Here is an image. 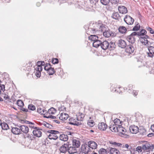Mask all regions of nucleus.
Segmentation results:
<instances>
[{"label":"nucleus","instance_id":"obj_12","mask_svg":"<svg viewBox=\"0 0 154 154\" xmlns=\"http://www.w3.org/2000/svg\"><path fill=\"white\" fill-rule=\"evenodd\" d=\"M148 48L149 52H147L148 56L150 57H152L154 55V47L149 46Z\"/></svg>","mask_w":154,"mask_h":154},{"label":"nucleus","instance_id":"obj_34","mask_svg":"<svg viewBox=\"0 0 154 154\" xmlns=\"http://www.w3.org/2000/svg\"><path fill=\"white\" fill-rule=\"evenodd\" d=\"M111 17L115 19H118L119 18L120 16L118 12H114L112 14Z\"/></svg>","mask_w":154,"mask_h":154},{"label":"nucleus","instance_id":"obj_42","mask_svg":"<svg viewBox=\"0 0 154 154\" xmlns=\"http://www.w3.org/2000/svg\"><path fill=\"white\" fill-rule=\"evenodd\" d=\"M115 43H109V45L108 49L110 50H113L115 48Z\"/></svg>","mask_w":154,"mask_h":154},{"label":"nucleus","instance_id":"obj_43","mask_svg":"<svg viewBox=\"0 0 154 154\" xmlns=\"http://www.w3.org/2000/svg\"><path fill=\"white\" fill-rule=\"evenodd\" d=\"M48 112L49 114H53L56 112V110L54 108L52 107L48 110Z\"/></svg>","mask_w":154,"mask_h":154},{"label":"nucleus","instance_id":"obj_52","mask_svg":"<svg viewBox=\"0 0 154 154\" xmlns=\"http://www.w3.org/2000/svg\"><path fill=\"white\" fill-rule=\"evenodd\" d=\"M122 148H126L127 149H130L131 148V147L129 145L127 144H126L125 145H122Z\"/></svg>","mask_w":154,"mask_h":154},{"label":"nucleus","instance_id":"obj_37","mask_svg":"<svg viewBox=\"0 0 154 154\" xmlns=\"http://www.w3.org/2000/svg\"><path fill=\"white\" fill-rule=\"evenodd\" d=\"M1 126L2 129L4 130H6L9 128L8 125L5 122L2 123H1Z\"/></svg>","mask_w":154,"mask_h":154},{"label":"nucleus","instance_id":"obj_40","mask_svg":"<svg viewBox=\"0 0 154 154\" xmlns=\"http://www.w3.org/2000/svg\"><path fill=\"white\" fill-rule=\"evenodd\" d=\"M95 124V123L94 121L91 120H88V125L90 127H93Z\"/></svg>","mask_w":154,"mask_h":154},{"label":"nucleus","instance_id":"obj_5","mask_svg":"<svg viewBox=\"0 0 154 154\" xmlns=\"http://www.w3.org/2000/svg\"><path fill=\"white\" fill-rule=\"evenodd\" d=\"M136 32H132L130 35L128 36L127 38V40L129 43L133 44L135 42V36L137 35Z\"/></svg>","mask_w":154,"mask_h":154},{"label":"nucleus","instance_id":"obj_47","mask_svg":"<svg viewBox=\"0 0 154 154\" xmlns=\"http://www.w3.org/2000/svg\"><path fill=\"white\" fill-rule=\"evenodd\" d=\"M28 108L29 109L31 110H34L35 109V106L33 104H29L28 106Z\"/></svg>","mask_w":154,"mask_h":154},{"label":"nucleus","instance_id":"obj_11","mask_svg":"<svg viewBox=\"0 0 154 154\" xmlns=\"http://www.w3.org/2000/svg\"><path fill=\"white\" fill-rule=\"evenodd\" d=\"M133 44L129 45L126 47L125 51L129 54H131L133 52L134 50V48Z\"/></svg>","mask_w":154,"mask_h":154},{"label":"nucleus","instance_id":"obj_46","mask_svg":"<svg viewBox=\"0 0 154 154\" xmlns=\"http://www.w3.org/2000/svg\"><path fill=\"white\" fill-rule=\"evenodd\" d=\"M51 67V65L50 63H46L44 69L45 70L48 71Z\"/></svg>","mask_w":154,"mask_h":154},{"label":"nucleus","instance_id":"obj_19","mask_svg":"<svg viewBox=\"0 0 154 154\" xmlns=\"http://www.w3.org/2000/svg\"><path fill=\"white\" fill-rule=\"evenodd\" d=\"M107 127V125L103 122L99 123L98 125V128L102 131L105 130Z\"/></svg>","mask_w":154,"mask_h":154},{"label":"nucleus","instance_id":"obj_56","mask_svg":"<svg viewBox=\"0 0 154 154\" xmlns=\"http://www.w3.org/2000/svg\"><path fill=\"white\" fill-rule=\"evenodd\" d=\"M111 1L112 3L116 4L119 3V0H111Z\"/></svg>","mask_w":154,"mask_h":154},{"label":"nucleus","instance_id":"obj_13","mask_svg":"<svg viewBox=\"0 0 154 154\" xmlns=\"http://www.w3.org/2000/svg\"><path fill=\"white\" fill-rule=\"evenodd\" d=\"M88 145L90 148L91 149V150L92 151L93 149H96L97 146V143L93 141L88 142Z\"/></svg>","mask_w":154,"mask_h":154},{"label":"nucleus","instance_id":"obj_39","mask_svg":"<svg viewBox=\"0 0 154 154\" xmlns=\"http://www.w3.org/2000/svg\"><path fill=\"white\" fill-rule=\"evenodd\" d=\"M114 123L115 124V125L119 126L121 125V122L120 121V120L118 119H116L114 120Z\"/></svg>","mask_w":154,"mask_h":154},{"label":"nucleus","instance_id":"obj_48","mask_svg":"<svg viewBox=\"0 0 154 154\" xmlns=\"http://www.w3.org/2000/svg\"><path fill=\"white\" fill-rule=\"evenodd\" d=\"M42 67L39 66H36L35 68V69L36 71H42Z\"/></svg>","mask_w":154,"mask_h":154},{"label":"nucleus","instance_id":"obj_50","mask_svg":"<svg viewBox=\"0 0 154 154\" xmlns=\"http://www.w3.org/2000/svg\"><path fill=\"white\" fill-rule=\"evenodd\" d=\"M43 125L45 126L48 128H51L52 127V126L51 125H50L46 122H45L44 123Z\"/></svg>","mask_w":154,"mask_h":154},{"label":"nucleus","instance_id":"obj_60","mask_svg":"<svg viewBox=\"0 0 154 154\" xmlns=\"http://www.w3.org/2000/svg\"><path fill=\"white\" fill-rule=\"evenodd\" d=\"M4 98L5 100H7L8 99H9V97L7 95H6V94H4Z\"/></svg>","mask_w":154,"mask_h":154},{"label":"nucleus","instance_id":"obj_31","mask_svg":"<svg viewBox=\"0 0 154 154\" xmlns=\"http://www.w3.org/2000/svg\"><path fill=\"white\" fill-rule=\"evenodd\" d=\"M85 116L83 114L79 113L77 115L76 120L78 121H82L83 119Z\"/></svg>","mask_w":154,"mask_h":154},{"label":"nucleus","instance_id":"obj_17","mask_svg":"<svg viewBox=\"0 0 154 154\" xmlns=\"http://www.w3.org/2000/svg\"><path fill=\"white\" fill-rule=\"evenodd\" d=\"M109 45V43L106 41H105L103 42H101L100 46L104 50H106L107 48L108 49Z\"/></svg>","mask_w":154,"mask_h":154},{"label":"nucleus","instance_id":"obj_45","mask_svg":"<svg viewBox=\"0 0 154 154\" xmlns=\"http://www.w3.org/2000/svg\"><path fill=\"white\" fill-rule=\"evenodd\" d=\"M109 0H100L101 3L103 5H106L109 2Z\"/></svg>","mask_w":154,"mask_h":154},{"label":"nucleus","instance_id":"obj_38","mask_svg":"<svg viewBox=\"0 0 154 154\" xmlns=\"http://www.w3.org/2000/svg\"><path fill=\"white\" fill-rule=\"evenodd\" d=\"M126 29L125 26H120L119 28V32L122 33H124L126 31Z\"/></svg>","mask_w":154,"mask_h":154},{"label":"nucleus","instance_id":"obj_33","mask_svg":"<svg viewBox=\"0 0 154 154\" xmlns=\"http://www.w3.org/2000/svg\"><path fill=\"white\" fill-rule=\"evenodd\" d=\"M37 111L38 113L40 114H41L43 115H44L47 112L46 110H45L43 108H38Z\"/></svg>","mask_w":154,"mask_h":154},{"label":"nucleus","instance_id":"obj_24","mask_svg":"<svg viewBox=\"0 0 154 154\" xmlns=\"http://www.w3.org/2000/svg\"><path fill=\"white\" fill-rule=\"evenodd\" d=\"M118 132L121 133L124 135H127L126 134V129L123 127L121 125L119 126Z\"/></svg>","mask_w":154,"mask_h":154},{"label":"nucleus","instance_id":"obj_51","mask_svg":"<svg viewBox=\"0 0 154 154\" xmlns=\"http://www.w3.org/2000/svg\"><path fill=\"white\" fill-rule=\"evenodd\" d=\"M142 146H138L136 148V150L138 152H141L142 151Z\"/></svg>","mask_w":154,"mask_h":154},{"label":"nucleus","instance_id":"obj_15","mask_svg":"<svg viewBox=\"0 0 154 154\" xmlns=\"http://www.w3.org/2000/svg\"><path fill=\"white\" fill-rule=\"evenodd\" d=\"M118 9L119 12L122 14H125L128 12L127 8L125 6L122 5L119 6Z\"/></svg>","mask_w":154,"mask_h":154},{"label":"nucleus","instance_id":"obj_18","mask_svg":"<svg viewBox=\"0 0 154 154\" xmlns=\"http://www.w3.org/2000/svg\"><path fill=\"white\" fill-rule=\"evenodd\" d=\"M68 148V152L69 154L74 153L77 152L76 149L73 146H71L69 144Z\"/></svg>","mask_w":154,"mask_h":154},{"label":"nucleus","instance_id":"obj_30","mask_svg":"<svg viewBox=\"0 0 154 154\" xmlns=\"http://www.w3.org/2000/svg\"><path fill=\"white\" fill-rule=\"evenodd\" d=\"M101 43V41L98 40V39L94 42L93 43V47L97 48V47L100 46Z\"/></svg>","mask_w":154,"mask_h":154},{"label":"nucleus","instance_id":"obj_36","mask_svg":"<svg viewBox=\"0 0 154 154\" xmlns=\"http://www.w3.org/2000/svg\"><path fill=\"white\" fill-rule=\"evenodd\" d=\"M109 142L110 144L116 146H120L122 147V144L121 143H117L112 140L110 141Z\"/></svg>","mask_w":154,"mask_h":154},{"label":"nucleus","instance_id":"obj_35","mask_svg":"<svg viewBox=\"0 0 154 154\" xmlns=\"http://www.w3.org/2000/svg\"><path fill=\"white\" fill-rule=\"evenodd\" d=\"M98 39V37L95 35H91L89 37V40L92 41L93 42Z\"/></svg>","mask_w":154,"mask_h":154},{"label":"nucleus","instance_id":"obj_21","mask_svg":"<svg viewBox=\"0 0 154 154\" xmlns=\"http://www.w3.org/2000/svg\"><path fill=\"white\" fill-rule=\"evenodd\" d=\"M68 114L66 113L63 112L60 114L59 117L60 119L62 121H64L66 120L68 118Z\"/></svg>","mask_w":154,"mask_h":154},{"label":"nucleus","instance_id":"obj_27","mask_svg":"<svg viewBox=\"0 0 154 154\" xmlns=\"http://www.w3.org/2000/svg\"><path fill=\"white\" fill-rule=\"evenodd\" d=\"M110 129L112 132H117L118 131L119 126L113 125H110L109 127Z\"/></svg>","mask_w":154,"mask_h":154},{"label":"nucleus","instance_id":"obj_58","mask_svg":"<svg viewBox=\"0 0 154 154\" xmlns=\"http://www.w3.org/2000/svg\"><path fill=\"white\" fill-rule=\"evenodd\" d=\"M47 118H51L52 119H55L56 118V117L55 116H52V115H50L48 116L45 117Z\"/></svg>","mask_w":154,"mask_h":154},{"label":"nucleus","instance_id":"obj_44","mask_svg":"<svg viewBox=\"0 0 154 154\" xmlns=\"http://www.w3.org/2000/svg\"><path fill=\"white\" fill-rule=\"evenodd\" d=\"M17 104L18 106L20 107H22L24 105L23 102L20 100H19L17 101Z\"/></svg>","mask_w":154,"mask_h":154},{"label":"nucleus","instance_id":"obj_22","mask_svg":"<svg viewBox=\"0 0 154 154\" xmlns=\"http://www.w3.org/2000/svg\"><path fill=\"white\" fill-rule=\"evenodd\" d=\"M11 131L15 134L18 135L21 134L20 128L17 127H13L11 129Z\"/></svg>","mask_w":154,"mask_h":154},{"label":"nucleus","instance_id":"obj_29","mask_svg":"<svg viewBox=\"0 0 154 154\" xmlns=\"http://www.w3.org/2000/svg\"><path fill=\"white\" fill-rule=\"evenodd\" d=\"M136 32L137 35L140 36V37H144V35L146 33V31L145 29H142L140 32Z\"/></svg>","mask_w":154,"mask_h":154},{"label":"nucleus","instance_id":"obj_57","mask_svg":"<svg viewBox=\"0 0 154 154\" xmlns=\"http://www.w3.org/2000/svg\"><path fill=\"white\" fill-rule=\"evenodd\" d=\"M66 108L65 107H64V106H61L60 108H59V110H60L62 111H66Z\"/></svg>","mask_w":154,"mask_h":154},{"label":"nucleus","instance_id":"obj_26","mask_svg":"<svg viewBox=\"0 0 154 154\" xmlns=\"http://www.w3.org/2000/svg\"><path fill=\"white\" fill-rule=\"evenodd\" d=\"M61 69L60 68H58V69H56L55 70L54 68L51 67L50 69L47 71L48 74L50 75L54 74L57 70L61 71Z\"/></svg>","mask_w":154,"mask_h":154},{"label":"nucleus","instance_id":"obj_16","mask_svg":"<svg viewBox=\"0 0 154 154\" xmlns=\"http://www.w3.org/2000/svg\"><path fill=\"white\" fill-rule=\"evenodd\" d=\"M106 29L104 31L102 32L103 33V35L106 37H109L110 36H113L114 35V33L112 32L110 30H107Z\"/></svg>","mask_w":154,"mask_h":154},{"label":"nucleus","instance_id":"obj_63","mask_svg":"<svg viewBox=\"0 0 154 154\" xmlns=\"http://www.w3.org/2000/svg\"><path fill=\"white\" fill-rule=\"evenodd\" d=\"M151 129L152 131L154 132V125L151 126Z\"/></svg>","mask_w":154,"mask_h":154},{"label":"nucleus","instance_id":"obj_6","mask_svg":"<svg viewBox=\"0 0 154 154\" xmlns=\"http://www.w3.org/2000/svg\"><path fill=\"white\" fill-rule=\"evenodd\" d=\"M124 21L128 25H132L134 22V20L129 16L126 15L124 19Z\"/></svg>","mask_w":154,"mask_h":154},{"label":"nucleus","instance_id":"obj_9","mask_svg":"<svg viewBox=\"0 0 154 154\" xmlns=\"http://www.w3.org/2000/svg\"><path fill=\"white\" fill-rule=\"evenodd\" d=\"M69 147V143L64 144L60 147V150L61 152L65 153L67 151Z\"/></svg>","mask_w":154,"mask_h":154},{"label":"nucleus","instance_id":"obj_7","mask_svg":"<svg viewBox=\"0 0 154 154\" xmlns=\"http://www.w3.org/2000/svg\"><path fill=\"white\" fill-rule=\"evenodd\" d=\"M32 133L33 135L37 137H40L42 135V132L40 131V129L37 127L33 131Z\"/></svg>","mask_w":154,"mask_h":154},{"label":"nucleus","instance_id":"obj_4","mask_svg":"<svg viewBox=\"0 0 154 154\" xmlns=\"http://www.w3.org/2000/svg\"><path fill=\"white\" fill-rule=\"evenodd\" d=\"M81 150L82 152L85 154H88L92 151L88 144L82 145L81 146Z\"/></svg>","mask_w":154,"mask_h":154},{"label":"nucleus","instance_id":"obj_41","mask_svg":"<svg viewBox=\"0 0 154 154\" xmlns=\"http://www.w3.org/2000/svg\"><path fill=\"white\" fill-rule=\"evenodd\" d=\"M99 154H107L106 150L103 148L100 149L99 151Z\"/></svg>","mask_w":154,"mask_h":154},{"label":"nucleus","instance_id":"obj_53","mask_svg":"<svg viewBox=\"0 0 154 154\" xmlns=\"http://www.w3.org/2000/svg\"><path fill=\"white\" fill-rule=\"evenodd\" d=\"M58 60L57 58L53 59L52 61V63L53 64H57L58 63Z\"/></svg>","mask_w":154,"mask_h":154},{"label":"nucleus","instance_id":"obj_61","mask_svg":"<svg viewBox=\"0 0 154 154\" xmlns=\"http://www.w3.org/2000/svg\"><path fill=\"white\" fill-rule=\"evenodd\" d=\"M25 123L26 124H31L32 125H33L34 124V123L32 122H29V121H25Z\"/></svg>","mask_w":154,"mask_h":154},{"label":"nucleus","instance_id":"obj_32","mask_svg":"<svg viewBox=\"0 0 154 154\" xmlns=\"http://www.w3.org/2000/svg\"><path fill=\"white\" fill-rule=\"evenodd\" d=\"M110 152L111 154H120L119 150L115 148H111Z\"/></svg>","mask_w":154,"mask_h":154},{"label":"nucleus","instance_id":"obj_55","mask_svg":"<svg viewBox=\"0 0 154 154\" xmlns=\"http://www.w3.org/2000/svg\"><path fill=\"white\" fill-rule=\"evenodd\" d=\"M0 90L4 91L5 90V86L4 85H0Z\"/></svg>","mask_w":154,"mask_h":154},{"label":"nucleus","instance_id":"obj_3","mask_svg":"<svg viewBox=\"0 0 154 154\" xmlns=\"http://www.w3.org/2000/svg\"><path fill=\"white\" fill-rule=\"evenodd\" d=\"M50 134L48 136V138L50 139L54 140H57L59 135V132L58 131L55 130H51L49 131Z\"/></svg>","mask_w":154,"mask_h":154},{"label":"nucleus","instance_id":"obj_1","mask_svg":"<svg viewBox=\"0 0 154 154\" xmlns=\"http://www.w3.org/2000/svg\"><path fill=\"white\" fill-rule=\"evenodd\" d=\"M107 28V26L99 21L97 22L93 23L90 26L87 31L88 34H95L97 32L100 31L103 32Z\"/></svg>","mask_w":154,"mask_h":154},{"label":"nucleus","instance_id":"obj_64","mask_svg":"<svg viewBox=\"0 0 154 154\" xmlns=\"http://www.w3.org/2000/svg\"><path fill=\"white\" fill-rule=\"evenodd\" d=\"M133 93L135 96H136L137 94V92L135 91H133Z\"/></svg>","mask_w":154,"mask_h":154},{"label":"nucleus","instance_id":"obj_23","mask_svg":"<svg viewBox=\"0 0 154 154\" xmlns=\"http://www.w3.org/2000/svg\"><path fill=\"white\" fill-rule=\"evenodd\" d=\"M118 45L119 47L122 48H124L127 46L126 42L122 39H120L119 40Z\"/></svg>","mask_w":154,"mask_h":154},{"label":"nucleus","instance_id":"obj_10","mask_svg":"<svg viewBox=\"0 0 154 154\" xmlns=\"http://www.w3.org/2000/svg\"><path fill=\"white\" fill-rule=\"evenodd\" d=\"M17 126L20 128L21 132H22L24 133L27 134L29 132V128L26 126L24 125L18 126L17 125Z\"/></svg>","mask_w":154,"mask_h":154},{"label":"nucleus","instance_id":"obj_49","mask_svg":"<svg viewBox=\"0 0 154 154\" xmlns=\"http://www.w3.org/2000/svg\"><path fill=\"white\" fill-rule=\"evenodd\" d=\"M140 28V26L139 24H137L132 29V30L134 31H137L139 30Z\"/></svg>","mask_w":154,"mask_h":154},{"label":"nucleus","instance_id":"obj_25","mask_svg":"<svg viewBox=\"0 0 154 154\" xmlns=\"http://www.w3.org/2000/svg\"><path fill=\"white\" fill-rule=\"evenodd\" d=\"M80 144L79 141L76 139H73L72 140V146L76 149L79 147Z\"/></svg>","mask_w":154,"mask_h":154},{"label":"nucleus","instance_id":"obj_20","mask_svg":"<svg viewBox=\"0 0 154 154\" xmlns=\"http://www.w3.org/2000/svg\"><path fill=\"white\" fill-rule=\"evenodd\" d=\"M140 38H141V42L144 45H146L148 44V41L147 38H149V37L148 35H145L144 37H141Z\"/></svg>","mask_w":154,"mask_h":154},{"label":"nucleus","instance_id":"obj_59","mask_svg":"<svg viewBox=\"0 0 154 154\" xmlns=\"http://www.w3.org/2000/svg\"><path fill=\"white\" fill-rule=\"evenodd\" d=\"M20 109L23 111V112H28V110L27 109H25L24 108H23V107H21V108H20Z\"/></svg>","mask_w":154,"mask_h":154},{"label":"nucleus","instance_id":"obj_2","mask_svg":"<svg viewBox=\"0 0 154 154\" xmlns=\"http://www.w3.org/2000/svg\"><path fill=\"white\" fill-rule=\"evenodd\" d=\"M142 149L146 151H152L154 149V144L150 143L149 142L144 141L142 145Z\"/></svg>","mask_w":154,"mask_h":154},{"label":"nucleus","instance_id":"obj_14","mask_svg":"<svg viewBox=\"0 0 154 154\" xmlns=\"http://www.w3.org/2000/svg\"><path fill=\"white\" fill-rule=\"evenodd\" d=\"M132 134H136L139 131V128L137 126L133 125L131 126L129 128Z\"/></svg>","mask_w":154,"mask_h":154},{"label":"nucleus","instance_id":"obj_62","mask_svg":"<svg viewBox=\"0 0 154 154\" xmlns=\"http://www.w3.org/2000/svg\"><path fill=\"white\" fill-rule=\"evenodd\" d=\"M41 61H39L37 62V63L36 66H41Z\"/></svg>","mask_w":154,"mask_h":154},{"label":"nucleus","instance_id":"obj_54","mask_svg":"<svg viewBox=\"0 0 154 154\" xmlns=\"http://www.w3.org/2000/svg\"><path fill=\"white\" fill-rule=\"evenodd\" d=\"M41 71H36L35 75L37 77H40L41 76Z\"/></svg>","mask_w":154,"mask_h":154},{"label":"nucleus","instance_id":"obj_28","mask_svg":"<svg viewBox=\"0 0 154 154\" xmlns=\"http://www.w3.org/2000/svg\"><path fill=\"white\" fill-rule=\"evenodd\" d=\"M59 136L60 139L61 141H66L68 140V136L66 135L59 134Z\"/></svg>","mask_w":154,"mask_h":154},{"label":"nucleus","instance_id":"obj_8","mask_svg":"<svg viewBox=\"0 0 154 154\" xmlns=\"http://www.w3.org/2000/svg\"><path fill=\"white\" fill-rule=\"evenodd\" d=\"M69 123L71 125L77 126L80 125L82 124V123L81 122L77 121L75 119H74L73 118L69 119Z\"/></svg>","mask_w":154,"mask_h":154}]
</instances>
